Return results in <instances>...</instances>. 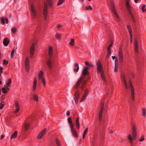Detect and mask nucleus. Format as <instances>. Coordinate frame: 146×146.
Segmentation results:
<instances>
[{"label": "nucleus", "instance_id": "nucleus-1", "mask_svg": "<svg viewBox=\"0 0 146 146\" xmlns=\"http://www.w3.org/2000/svg\"><path fill=\"white\" fill-rule=\"evenodd\" d=\"M121 78L125 90V92H128V89H131V100L133 101H134L135 100L134 89L131 80L129 79L128 80L127 83L125 76L123 74L121 75Z\"/></svg>", "mask_w": 146, "mask_h": 146}, {"label": "nucleus", "instance_id": "nucleus-2", "mask_svg": "<svg viewBox=\"0 0 146 146\" xmlns=\"http://www.w3.org/2000/svg\"><path fill=\"white\" fill-rule=\"evenodd\" d=\"M88 68L87 67H85L82 71V76H81L78 80L74 87V89H76L77 88L79 87L80 84H81V82L85 78V76L88 74L89 72L88 71Z\"/></svg>", "mask_w": 146, "mask_h": 146}, {"label": "nucleus", "instance_id": "nucleus-3", "mask_svg": "<svg viewBox=\"0 0 146 146\" xmlns=\"http://www.w3.org/2000/svg\"><path fill=\"white\" fill-rule=\"evenodd\" d=\"M48 5L50 8H51L52 7V1L51 0H47V1L44 3L43 13L44 19L45 20H46L47 19Z\"/></svg>", "mask_w": 146, "mask_h": 146}, {"label": "nucleus", "instance_id": "nucleus-4", "mask_svg": "<svg viewBox=\"0 0 146 146\" xmlns=\"http://www.w3.org/2000/svg\"><path fill=\"white\" fill-rule=\"evenodd\" d=\"M129 1H126V6L128 12V13L130 15V17L132 19L133 22L134 23H135L136 22V20L134 16V15L132 13L131 9L132 7L130 6L129 5Z\"/></svg>", "mask_w": 146, "mask_h": 146}, {"label": "nucleus", "instance_id": "nucleus-5", "mask_svg": "<svg viewBox=\"0 0 146 146\" xmlns=\"http://www.w3.org/2000/svg\"><path fill=\"white\" fill-rule=\"evenodd\" d=\"M136 128L135 126H133L132 127V134L133 137H131V135H129L128 136V139L131 145H133V139H136Z\"/></svg>", "mask_w": 146, "mask_h": 146}, {"label": "nucleus", "instance_id": "nucleus-6", "mask_svg": "<svg viewBox=\"0 0 146 146\" xmlns=\"http://www.w3.org/2000/svg\"><path fill=\"white\" fill-rule=\"evenodd\" d=\"M68 121L70 124V128L72 134L76 137H78V135L76 130L74 129V125L71 120V119H68Z\"/></svg>", "mask_w": 146, "mask_h": 146}, {"label": "nucleus", "instance_id": "nucleus-7", "mask_svg": "<svg viewBox=\"0 0 146 146\" xmlns=\"http://www.w3.org/2000/svg\"><path fill=\"white\" fill-rule=\"evenodd\" d=\"M97 72V73H103V69L101 61L100 60L97 61L96 63Z\"/></svg>", "mask_w": 146, "mask_h": 146}, {"label": "nucleus", "instance_id": "nucleus-8", "mask_svg": "<svg viewBox=\"0 0 146 146\" xmlns=\"http://www.w3.org/2000/svg\"><path fill=\"white\" fill-rule=\"evenodd\" d=\"M111 9L114 15L115 18L117 19V21L119 20V17L118 15V14L116 11L115 8V7L114 4L113 2L112 1H111Z\"/></svg>", "mask_w": 146, "mask_h": 146}, {"label": "nucleus", "instance_id": "nucleus-9", "mask_svg": "<svg viewBox=\"0 0 146 146\" xmlns=\"http://www.w3.org/2000/svg\"><path fill=\"white\" fill-rule=\"evenodd\" d=\"M104 100L102 99L101 100L100 104V106H101V108L99 113V119H102V112L104 110Z\"/></svg>", "mask_w": 146, "mask_h": 146}, {"label": "nucleus", "instance_id": "nucleus-10", "mask_svg": "<svg viewBox=\"0 0 146 146\" xmlns=\"http://www.w3.org/2000/svg\"><path fill=\"white\" fill-rule=\"evenodd\" d=\"M43 74L44 73L42 71H40L38 73V78L39 80L42 79V82L43 84V86L45 87L46 86V81L44 78L42 77Z\"/></svg>", "mask_w": 146, "mask_h": 146}, {"label": "nucleus", "instance_id": "nucleus-11", "mask_svg": "<svg viewBox=\"0 0 146 146\" xmlns=\"http://www.w3.org/2000/svg\"><path fill=\"white\" fill-rule=\"evenodd\" d=\"M79 96V91L78 90H77L75 93L74 98V100L75 101V103L76 104H77L78 103Z\"/></svg>", "mask_w": 146, "mask_h": 146}, {"label": "nucleus", "instance_id": "nucleus-12", "mask_svg": "<svg viewBox=\"0 0 146 146\" xmlns=\"http://www.w3.org/2000/svg\"><path fill=\"white\" fill-rule=\"evenodd\" d=\"M118 53L119 57V61L120 63H122L123 62V51L121 47H120Z\"/></svg>", "mask_w": 146, "mask_h": 146}, {"label": "nucleus", "instance_id": "nucleus-13", "mask_svg": "<svg viewBox=\"0 0 146 146\" xmlns=\"http://www.w3.org/2000/svg\"><path fill=\"white\" fill-rule=\"evenodd\" d=\"M30 11L32 16L33 17H36L37 15V14L35 12V8L33 4H32L31 5Z\"/></svg>", "mask_w": 146, "mask_h": 146}, {"label": "nucleus", "instance_id": "nucleus-14", "mask_svg": "<svg viewBox=\"0 0 146 146\" xmlns=\"http://www.w3.org/2000/svg\"><path fill=\"white\" fill-rule=\"evenodd\" d=\"M35 48V44L34 43H33L30 49V57L31 59H32L33 58V55L34 52Z\"/></svg>", "mask_w": 146, "mask_h": 146}, {"label": "nucleus", "instance_id": "nucleus-15", "mask_svg": "<svg viewBox=\"0 0 146 146\" xmlns=\"http://www.w3.org/2000/svg\"><path fill=\"white\" fill-rule=\"evenodd\" d=\"M127 28L129 31L130 35V43H132L133 41V37L132 34V30L131 27L130 25H128L127 26Z\"/></svg>", "mask_w": 146, "mask_h": 146}, {"label": "nucleus", "instance_id": "nucleus-16", "mask_svg": "<svg viewBox=\"0 0 146 146\" xmlns=\"http://www.w3.org/2000/svg\"><path fill=\"white\" fill-rule=\"evenodd\" d=\"M46 129L44 128L41 132L38 134L37 136L38 139H40L42 138V136L44 135L46 132Z\"/></svg>", "mask_w": 146, "mask_h": 146}, {"label": "nucleus", "instance_id": "nucleus-17", "mask_svg": "<svg viewBox=\"0 0 146 146\" xmlns=\"http://www.w3.org/2000/svg\"><path fill=\"white\" fill-rule=\"evenodd\" d=\"M47 64L50 69H51L52 66V61L51 58L47 59L46 60Z\"/></svg>", "mask_w": 146, "mask_h": 146}, {"label": "nucleus", "instance_id": "nucleus-18", "mask_svg": "<svg viewBox=\"0 0 146 146\" xmlns=\"http://www.w3.org/2000/svg\"><path fill=\"white\" fill-rule=\"evenodd\" d=\"M15 108L16 109V110L14 111V113H16L20 109V106L18 102L17 101H15Z\"/></svg>", "mask_w": 146, "mask_h": 146}, {"label": "nucleus", "instance_id": "nucleus-19", "mask_svg": "<svg viewBox=\"0 0 146 146\" xmlns=\"http://www.w3.org/2000/svg\"><path fill=\"white\" fill-rule=\"evenodd\" d=\"M134 44L135 46V51L137 53H138L139 52L138 48V45L137 41L134 39Z\"/></svg>", "mask_w": 146, "mask_h": 146}, {"label": "nucleus", "instance_id": "nucleus-20", "mask_svg": "<svg viewBox=\"0 0 146 146\" xmlns=\"http://www.w3.org/2000/svg\"><path fill=\"white\" fill-rule=\"evenodd\" d=\"M53 48L52 46H49L48 48V54L50 58H51L52 55Z\"/></svg>", "mask_w": 146, "mask_h": 146}, {"label": "nucleus", "instance_id": "nucleus-21", "mask_svg": "<svg viewBox=\"0 0 146 146\" xmlns=\"http://www.w3.org/2000/svg\"><path fill=\"white\" fill-rule=\"evenodd\" d=\"M10 41L7 38H5L3 39V43L5 46H7L9 43Z\"/></svg>", "mask_w": 146, "mask_h": 146}, {"label": "nucleus", "instance_id": "nucleus-22", "mask_svg": "<svg viewBox=\"0 0 146 146\" xmlns=\"http://www.w3.org/2000/svg\"><path fill=\"white\" fill-rule=\"evenodd\" d=\"M31 97L33 98L34 100L36 102H38V95L37 94H34L32 95L31 97V98H32Z\"/></svg>", "mask_w": 146, "mask_h": 146}, {"label": "nucleus", "instance_id": "nucleus-23", "mask_svg": "<svg viewBox=\"0 0 146 146\" xmlns=\"http://www.w3.org/2000/svg\"><path fill=\"white\" fill-rule=\"evenodd\" d=\"M18 134V132L16 131L14 132V133L11 135V139H12L13 138H15L17 136Z\"/></svg>", "mask_w": 146, "mask_h": 146}, {"label": "nucleus", "instance_id": "nucleus-24", "mask_svg": "<svg viewBox=\"0 0 146 146\" xmlns=\"http://www.w3.org/2000/svg\"><path fill=\"white\" fill-rule=\"evenodd\" d=\"M118 62V59L117 58L115 59V66L114 68V71L115 72H117L118 70V68L117 66L116 63H117Z\"/></svg>", "mask_w": 146, "mask_h": 146}, {"label": "nucleus", "instance_id": "nucleus-25", "mask_svg": "<svg viewBox=\"0 0 146 146\" xmlns=\"http://www.w3.org/2000/svg\"><path fill=\"white\" fill-rule=\"evenodd\" d=\"M74 66L75 67H76L77 68H74V71L75 72H77L78 71V70L79 69V67L78 64L77 63H76L74 65Z\"/></svg>", "mask_w": 146, "mask_h": 146}, {"label": "nucleus", "instance_id": "nucleus-26", "mask_svg": "<svg viewBox=\"0 0 146 146\" xmlns=\"http://www.w3.org/2000/svg\"><path fill=\"white\" fill-rule=\"evenodd\" d=\"M55 37L57 39L60 40L61 38V35L60 33H57L55 35Z\"/></svg>", "mask_w": 146, "mask_h": 146}, {"label": "nucleus", "instance_id": "nucleus-27", "mask_svg": "<svg viewBox=\"0 0 146 146\" xmlns=\"http://www.w3.org/2000/svg\"><path fill=\"white\" fill-rule=\"evenodd\" d=\"M29 57H27L25 60V65H29Z\"/></svg>", "mask_w": 146, "mask_h": 146}, {"label": "nucleus", "instance_id": "nucleus-28", "mask_svg": "<svg viewBox=\"0 0 146 146\" xmlns=\"http://www.w3.org/2000/svg\"><path fill=\"white\" fill-rule=\"evenodd\" d=\"M101 76V78H102V80L104 81V82L106 83V78L104 76V72L103 73H101L100 74Z\"/></svg>", "mask_w": 146, "mask_h": 146}, {"label": "nucleus", "instance_id": "nucleus-29", "mask_svg": "<svg viewBox=\"0 0 146 146\" xmlns=\"http://www.w3.org/2000/svg\"><path fill=\"white\" fill-rule=\"evenodd\" d=\"M85 64L89 67H93L94 65L92 64H90L88 62L86 61L85 62Z\"/></svg>", "mask_w": 146, "mask_h": 146}, {"label": "nucleus", "instance_id": "nucleus-30", "mask_svg": "<svg viewBox=\"0 0 146 146\" xmlns=\"http://www.w3.org/2000/svg\"><path fill=\"white\" fill-rule=\"evenodd\" d=\"M69 44L71 46H73L74 44V40L73 38H72L70 40V41Z\"/></svg>", "mask_w": 146, "mask_h": 146}, {"label": "nucleus", "instance_id": "nucleus-31", "mask_svg": "<svg viewBox=\"0 0 146 146\" xmlns=\"http://www.w3.org/2000/svg\"><path fill=\"white\" fill-rule=\"evenodd\" d=\"M29 125L28 123H25L24 124V127L25 131H27L29 128Z\"/></svg>", "mask_w": 146, "mask_h": 146}, {"label": "nucleus", "instance_id": "nucleus-32", "mask_svg": "<svg viewBox=\"0 0 146 146\" xmlns=\"http://www.w3.org/2000/svg\"><path fill=\"white\" fill-rule=\"evenodd\" d=\"M76 126L77 127L78 129H79L80 128V124L79 123V121L78 119H76Z\"/></svg>", "mask_w": 146, "mask_h": 146}, {"label": "nucleus", "instance_id": "nucleus-33", "mask_svg": "<svg viewBox=\"0 0 146 146\" xmlns=\"http://www.w3.org/2000/svg\"><path fill=\"white\" fill-rule=\"evenodd\" d=\"M11 83V80L10 78L8 80V81L7 83V86L9 87Z\"/></svg>", "mask_w": 146, "mask_h": 146}, {"label": "nucleus", "instance_id": "nucleus-34", "mask_svg": "<svg viewBox=\"0 0 146 146\" xmlns=\"http://www.w3.org/2000/svg\"><path fill=\"white\" fill-rule=\"evenodd\" d=\"M64 1V0H59L57 3V5H60L62 4Z\"/></svg>", "mask_w": 146, "mask_h": 146}, {"label": "nucleus", "instance_id": "nucleus-35", "mask_svg": "<svg viewBox=\"0 0 146 146\" xmlns=\"http://www.w3.org/2000/svg\"><path fill=\"white\" fill-rule=\"evenodd\" d=\"M107 49V55L108 57H109L110 55L111 54V49Z\"/></svg>", "mask_w": 146, "mask_h": 146}, {"label": "nucleus", "instance_id": "nucleus-36", "mask_svg": "<svg viewBox=\"0 0 146 146\" xmlns=\"http://www.w3.org/2000/svg\"><path fill=\"white\" fill-rule=\"evenodd\" d=\"M25 68L26 71L28 72L29 70V65H25Z\"/></svg>", "mask_w": 146, "mask_h": 146}, {"label": "nucleus", "instance_id": "nucleus-37", "mask_svg": "<svg viewBox=\"0 0 146 146\" xmlns=\"http://www.w3.org/2000/svg\"><path fill=\"white\" fill-rule=\"evenodd\" d=\"M12 32L14 33H15L17 31L16 28L15 27H13L11 29Z\"/></svg>", "mask_w": 146, "mask_h": 146}, {"label": "nucleus", "instance_id": "nucleus-38", "mask_svg": "<svg viewBox=\"0 0 146 146\" xmlns=\"http://www.w3.org/2000/svg\"><path fill=\"white\" fill-rule=\"evenodd\" d=\"M2 92L3 93H6L8 92V91L7 90H5V88H3L2 89Z\"/></svg>", "mask_w": 146, "mask_h": 146}, {"label": "nucleus", "instance_id": "nucleus-39", "mask_svg": "<svg viewBox=\"0 0 146 146\" xmlns=\"http://www.w3.org/2000/svg\"><path fill=\"white\" fill-rule=\"evenodd\" d=\"M145 114H146L145 110L144 109H143L142 110V115L143 116H146Z\"/></svg>", "mask_w": 146, "mask_h": 146}, {"label": "nucleus", "instance_id": "nucleus-40", "mask_svg": "<svg viewBox=\"0 0 146 146\" xmlns=\"http://www.w3.org/2000/svg\"><path fill=\"white\" fill-rule=\"evenodd\" d=\"M85 85L86 84H84L82 82L81 83V86L80 87V88H81L82 90H83L84 88L85 87Z\"/></svg>", "mask_w": 146, "mask_h": 146}, {"label": "nucleus", "instance_id": "nucleus-41", "mask_svg": "<svg viewBox=\"0 0 146 146\" xmlns=\"http://www.w3.org/2000/svg\"><path fill=\"white\" fill-rule=\"evenodd\" d=\"M14 52H15V50H14V49H13L11 51V58H13Z\"/></svg>", "mask_w": 146, "mask_h": 146}, {"label": "nucleus", "instance_id": "nucleus-42", "mask_svg": "<svg viewBox=\"0 0 146 146\" xmlns=\"http://www.w3.org/2000/svg\"><path fill=\"white\" fill-rule=\"evenodd\" d=\"M1 22L2 24H4L5 23V18L3 17H2L1 19Z\"/></svg>", "mask_w": 146, "mask_h": 146}, {"label": "nucleus", "instance_id": "nucleus-43", "mask_svg": "<svg viewBox=\"0 0 146 146\" xmlns=\"http://www.w3.org/2000/svg\"><path fill=\"white\" fill-rule=\"evenodd\" d=\"M86 96H85V95H84L82 97V98L80 100V102H81L85 100V99H86Z\"/></svg>", "mask_w": 146, "mask_h": 146}, {"label": "nucleus", "instance_id": "nucleus-44", "mask_svg": "<svg viewBox=\"0 0 146 146\" xmlns=\"http://www.w3.org/2000/svg\"><path fill=\"white\" fill-rule=\"evenodd\" d=\"M86 10L90 9V10H92V9L91 6L90 5H89L88 7H86Z\"/></svg>", "mask_w": 146, "mask_h": 146}, {"label": "nucleus", "instance_id": "nucleus-45", "mask_svg": "<svg viewBox=\"0 0 146 146\" xmlns=\"http://www.w3.org/2000/svg\"><path fill=\"white\" fill-rule=\"evenodd\" d=\"M3 103V102H2L0 104L1 106H0V109L1 110L4 107V105L2 104V103Z\"/></svg>", "mask_w": 146, "mask_h": 146}, {"label": "nucleus", "instance_id": "nucleus-46", "mask_svg": "<svg viewBox=\"0 0 146 146\" xmlns=\"http://www.w3.org/2000/svg\"><path fill=\"white\" fill-rule=\"evenodd\" d=\"M88 93V90H86L85 92H84V95H85V96L87 97V96Z\"/></svg>", "mask_w": 146, "mask_h": 146}, {"label": "nucleus", "instance_id": "nucleus-47", "mask_svg": "<svg viewBox=\"0 0 146 146\" xmlns=\"http://www.w3.org/2000/svg\"><path fill=\"white\" fill-rule=\"evenodd\" d=\"M8 61H6L5 60H4L3 61V64L4 65H7L8 64Z\"/></svg>", "mask_w": 146, "mask_h": 146}, {"label": "nucleus", "instance_id": "nucleus-48", "mask_svg": "<svg viewBox=\"0 0 146 146\" xmlns=\"http://www.w3.org/2000/svg\"><path fill=\"white\" fill-rule=\"evenodd\" d=\"M56 144H57V145H58V146H60V142L58 139H56Z\"/></svg>", "mask_w": 146, "mask_h": 146}, {"label": "nucleus", "instance_id": "nucleus-49", "mask_svg": "<svg viewBox=\"0 0 146 146\" xmlns=\"http://www.w3.org/2000/svg\"><path fill=\"white\" fill-rule=\"evenodd\" d=\"M112 45L113 43L111 42V44L108 46L107 49H111V48L112 46Z\"/></svg>", "mask_w": 146, "mask_h": 146}, {"label": "nucleus", "instance_id": "nucleus-50", "mask_svg": "<svg viewBox=\"0 0 146 146\" xmlns=\"http://www.w3.org/2000/svg\"><path fill=\"white\" fill-rule=\"evenodd\" d=\"M3 67H0V77L1 76V73H2L3 72Z\"/></svg>", "mask_w": 146, "mask_h": 146}, {"label": "nucleus", "instance_id": "nucleus-51", "mask_svg": "<svg viewBox=\"0 0 146 146\" xmlns=\"http://www.w3.org/2000/svg\"><path fill=\"white\" fill-rule=\"evenodd\" d=\"M37 81L36 78H34L33 85H36Z\"/></svg>", "mask_w": 146, "mask_h": 146}, {"label": "nucleus", "instance_id": "nucleus-52", "mask_svg": "<svg viewBox=\"0 0 146 146\" xmlns=\"http://www.w3.org/2000/svg\"><path fill=\"white\" fill-rule=\"evenodd\" d=\"M145 139V138L143 136L142 137L139 139L140 141H143Z\"/></svg>", "mask_w": 146, "mask_h": 146}, {"label": "nucleus", "instance_id": "nucleus-53", "mask_svg": "<svg viewBox=\"0 0 146 146\" xmlns=\"http://www.w3.org/2000/svg\"><path fill=\"white\" fill-rule=\"evenodd\" d=\"M88 131V128H87L84 131L83 134L86 135V133H87V131Z\"/></svg>", "mask_w": 146, "mask_h": 146}, {"label": "nucleus", "instance_id": "nucleus-54", "mask_svg": "<svg viewBox=\"0 0 146 146\" xmlns=\"http://www.w3.org/2000/svg\"><path fill=\"white\" fill-rule=\"evenodd\" d=\"M5 23H6L7 24L9 22V21L7 18L5 17Z\"/></svg>", "mask_w": 146, "mask_h": 146}, {"label": "nucleus", "instance_id": "nucleus-55", "mask_svg": "<svg viewBox=\"0 0 146 146\" xmlns=\"http://www.w3.org/2000/svg\"><path fill=\"white\" fill-rule=\"evenodd\" d=\"M145 4H144L143 5V6L142 7V11L144 10V8L145 7Z\"/></svg>", "mask_w": 146, "mask_h": 146}, {"label": "nucleus", "instance_id": "nucleus-56", "mask_svg": "<svg viewBox=\"0 0 146 146\" xmlns=\"http://www.w3.org/2000/svg\"><path fill=\"white\" fill-rule=\"evenodd\" d=\"M82 81H83V80ZM87 80H86L83 81H82L81 82H82V83H84L85 84H86V82H87Z\"/></svg>", "mask_w": 146, "mask_h": 146}, {"label": "nucleus", "instance_id": "nucleus-57", "mask_svg": "<svg viewBox=\"0 0 146 146\" xmlns=\"http://www.w3.org/2000/svg\"><path fill=\"white\" fill-rule=\"evenodd\" d=\"M66 114L67 115H70V112L69 111H67L66 112Z\"/></svg>", "mask_w": 146, "mask_h": 146}, {"label": "nucleus", "instance_id": "nucleus-58", "mask_svg": "<svg viewBox=\"0 0 146 146\" xmlns=\"http://www.w3.org/2000/svg\"><path fill=\"white\" fill-rule=\"evenodd\" d=\"M61 27V25L60 24H58L57 26V27L59 28L60 27Z\"/></svg>", "mask_w": 146, "mask_h": 146}, {"label": "nucleus", "instance_id": "nucleus-59", "mask_svg": "<svg viewBox=\"0 0 146 146\" xmlns=\"http://www.w3.org/2000/svg\"><path fill=\"white\" fill-rule=\"evenodd\" d=\"M112 58L113 59V60H114V59H116L117 58H116V57L115 56H112Z\"/></svg>", "mask_w": 146, "mask_h": 146}, {"label": "nucleus", "instance_id": "nucleus-60", "mask_svg": "<svg viewBox=\"0 0 146 146\" xmlns=\"http://www.w3.org/2000/svg\"><path fill=\"white\" fill-rule=\"evenodd\" d=\"M5 137V135H2L1 136V139H2Z\"/></svg>", "mask_w": 146, "mask_h": 146}, {"label": "nucleus", "instance_id": "nucleus-61", "mask_svg": "<svg viewBox=\"0 0 146 146\" xmlns=\"http://www.w3.org/2000/svg\"><path fill=\"white\" fill-rule=\"evenodd\" d=\"M85 135L83 134V137H83V139H84V138L85 137Z\"/></svg>", "mask_w": 146, "mask_h": 146}, {"label": "nucleus", "instance_id": "nucleus-62", "mask_svg": "<svg viewBox=\"0 0 146 146\" xmlns=\"http://www.w3.org/2000/svg\"><path fill=\"white\" fill-rule=\"evenodd\" d=\"M138 0H134V1L135 2V3H137Z\"/></svg>", "mask_w": 146, "mask_h": 146}, {"label": "nucleus", "instance_id": "nucleus-63", "mask_svg": "<svg viewBox=\"0 0 146 146\" xmlns=\"http://www.w3.org/2000/svg\"><path fill=\"white\" fill-rule=\"evenodd\" d=\"M36 85H33V88H36Z\"/></svg>", "mask_w": 146, "mask_h": 146}, {"label": "nucleus", "instance_id": "nucleus-64", "mask_svg": "<svg viewBox=\"0 0 146 146\" xmlns=\"http://www.w3.org/2000/svg\"><path fill=\"white\" fill-rule=\"evenodd\" d=\"M36 89V88H33V90L34 91H35Z\"/></svg>", "mask_w": 146, "mask_h": 146}]
</instances>
